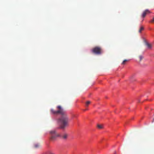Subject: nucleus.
<instances>
[{
	"mask_svg": "<svg viewBox=\"0 0 154 154\" xmlns=\"http://www.w3.org/2000/svg\"><path fill=\"white\" fill-rule=\"evenodd\" d=\"M57 110H55L53 109H50L51 113L53 115H57L60 114L61 117L58 119V122L60 124V128L63 129L69 125V119L67 116L66 111L61 106H58L56 107Z\"/></svg>",
	"mask_w": 154,
	"mask_h": 154,
	"instance_id": "obj_1",
	"label": "nucleus"
},
{
	"mask_svg": "<svg viewBox=\"0 0 154 154\" xmlns=\"http://www.w3.org/2000/svg\"><path fill=\"white\" fill-rule=\"evenodd\" d=\"M50 134L51 136L50 139L52 141L54 140L57 137L60 136V134L54 130L50 131Z\"/></svg>",
	"mask_w": 154,
	"mask_h": 154,
	"instance_id": "obj_2",
	"label": "nucleus"
},
{
	"mask_svg": "<svg viewBox=\"0 0 154 154\" xmlns=\"http://www.w3.org/2000/svg\"><path fill=\"white\" fill-rule=\"evenodd\" d=\"M91 51L93 53L97 55H100L103 52L102 48L98 46H96L93 48Z\"/></svg>",
	"mask_w": 154,
	"mask_h": 154,
	"instance_id": "obj_3",
	"label": "nucleus"
},
{
	"mask_svg": "<svg viewBox=\"0 0 154 154\" xmlns=\"http://www.w3.org/2000/svg\"><path fill=\"white\" fill-rule=\"evenodd\" d=\"M150 13V11L148 10H146L143 12L142 15V17H144L147 14L149 13Z\"/></svg>",
	"mask_w": 154,
	"mask_h": 154,
	"instance_id": "obj_4",
	"label": "nucleus"
},
{
	"mask_svg": "<svg viewBox=\"0 0 154 154\" xmlns=\"http://www.w3.org/2000/svg\"><path fill=\"white\" fill-rule=\"evenodd\" d=\"M67 134H65L62 135L61 136L64 139H66L68 137Z\"/></svg>",
	"mask_w": 154,
	"mask_h": 154,
	"instance_id": "obj_5",
	"label": "nucleus"
},
{
	"mask_svg": "<svg viewBox=\"0 0 154 154\" xmlns=\"http://www.w3.org/2000/svg\"><path fill=\"white\" fill-rule=\"evenodd\" d=\"M146 45L147 46V48L149 49H150L152 47V45L149 44V43L146 42Z\"/></svg>",
	"mask_w": 154,
	"mask_h": 154,
	"instance_id": "obj_6",
	"label": "nucleus"
},
{
	"mask_svg": "<svg viewBox=\"0 0 154 154\" xmlns=\"http://www.w3.org/2000/svg\"><path fill=\"white\" fill-rule=\"evenodd\" d=\"M97 127L99 129H102L103 128V125H101L98 124Z\"/></svg>",
	"mask_w": 154,
	"mask_h": 154,
	"instance_id": "obj_7",
	"label": "nucleus"
},
{
	"mask_svg": "<svg viewBox=\"0 0 154 154\" xmlns=\"http://www.w3.org/2000/svg\"><path fill=\"white\" fill-rule=\"evenodd\" d=\"M91 103V102L89 101H88L86 102L85 103V106L88 107L89 104Z\"/></svg>",
	"mask_w": 154,
	"mask_h": 154,
	"instance_id": "obj_8",
	"label": "nucleus"
},
{
	"mask_svg": "<svg viewBox=\"0 0 154 154\" xmlns=\"http://www.w3.org/2000/svg\"><path fill=\"white\" fill-rule=\"evenodd\" d=\"M129 60H125L123 61V62H122V64H123V65H124V64H125V63H126Z\"/></svg>",
	"mask_w": 154,
	"mask_h": 154,
	"instance_id": "obj_9",
	"label": "nucleus"
},
{
	"mask_svg": "<svg viewBox=\"0 0 154 154\" xmlns=\"http://www.w3.org/2000/svg\"><path fill=\"white\" fill-rule=\"evenodd\" d=\"M143 29H144L143 27L142 26H141L139 31V32L140 33H141V32L143 30Z\"/></svg>",
	"mask_w": 154,
	"mask_h": 154,
	"instance_id": "obj_10",
	"label": "nucleus"
},
{
	"mask_svg": "<svg viewBox=\"0 0 154 154\" xmlns=\"http://www.w3.org/2000/svg\"><path fill=\"white\" fill-rule=\"evenodd\" d=\"M40 146V145L38 144H35L34 145V146L35 148H38Z\"/></svg>",
	"mask_w": 154,
	"mask_h": 154,
	"instance_id": "obj_11",
	"label": "nucleus"
},
{
	"mask_svg": "<svg viewBox=\"0 0 154 154\" xmlns=\"http://www.w3.org/2000/svg\"><path fill=\"white\" fill-rule=\"evenodd\" d=\"M139 58L140 59V61L143 58V57L142 55H140L139 56Z\"/></svg>",
	"mask_w": 154,
	"mask_h": 154,
	"instance_id": "obj_12",
	"label": "nucleus"
},
{
	"mask_svg": "<svg viewBox=\"0 0 154 154\" xmlns=\"http://www.w3.org/2000/svg\"><path fill=\"white\" fill-rule=\"evenodd\" d=\"M49 154H54L51 152H49Z\"/></svg>",
	"mask_w": 154,
	"mask_h": 154,
	"instance_id": "obj_13",
	"label": "nucleus"
},
{
	"mask_svg": "<svg viewBox=\"0 0 154 154\" xmlns=\"http://www.w3.org/2000/svg\"><path fill=\"white\" fill-rule=\"evenodd\" d=\"M152 22H154V17H153L152 19Z\"/></svg>",
	"mask_w": 154,
	"mask_h": 154,
	"instance_id": "obj_14",
	"label": "nucleus"
}]
</instances>
